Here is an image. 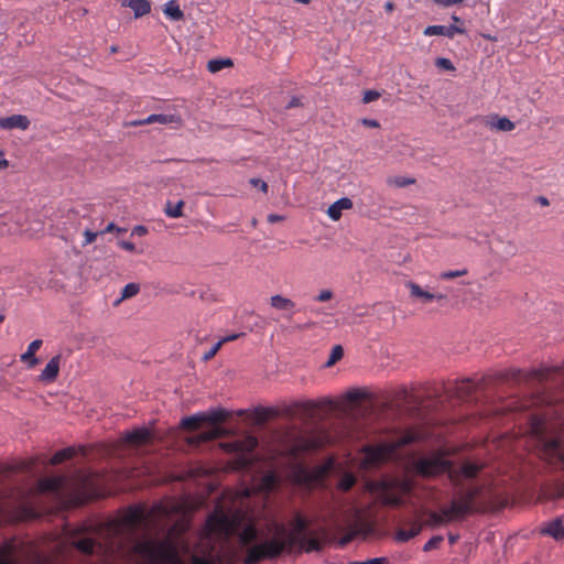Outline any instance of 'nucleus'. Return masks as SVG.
<instances>
[{
  "label": "nucleus",
  "instance_id": "obj_1",
  "mask_svg": "<svg viewBox=\"0 0 564 564\" xmlns=\"http://www.w3.org/2000/svg\"><path fill=\"white\" fill-rule=\"evenodd\" d=\"M291 531L275 520L260 530L256 520L240 510L217 507L208 516L192 554V564H215L216 561L232 563L240 550L246 551L243 564H257L280 556L305 535L306 520L296 514Z\"/></svg>",
  "mask_w": 564,
  "mask_h": 564
},
{
  "label": "nucleus",
  "instance_id": "obj_2",
  "mask_svg": "<svg viewBox=\"0 0 564 564\" xmlns=\"http://www.w3.org/2000/svg\"><path fill=\"white\" fill-rule=\"evenodd\" d=\"M546 422L542 416L531 417L530 432L536 438L540 445L541 457L556 470H564V443L557 438H547L545 436ZM556 498L564 496V481L556 486Z\"/></svg>",
  "mask_w": 564,
  "mask_h": 564
},
{
  "label": "nucleus",
  "instance_id": "obj_3",
  "mask_svg": "<svg viewBox=\"0 0 564 564\" xmlns=\"http://www.w3.org/2000/svg\"><path fill=\"white\" fill-rule=\"evenodd\" d=\"M414 470L424 477L448 474L453 481L462 479H471L477 476L480 466L475 463H464L459 467H454L452 463L440 455H432L419 458L414 465Z\"/></svg>",
  "mask_w": 564,
  "mask_h": 564
},
{
  "label": "nucleus",
  "instance_id": "obj_4",
  "mask_svg": "<svg viewBox=\"0 0 564 564\" xmlns=\"http://www.w3.org/2000/svg\"><path fill=\"white\" fill-rule=\"evenodd\" d=\"M480 491L479 487H470L460 491L448 506L442 507L438 512H431L427 523L432 527H438L464 519L474 510L475 500Z\"/></svg>",
  "mask_w": 564,
  "mask_h": 564
},
{
  "label": "nucleus",
  "instance_id": "obj_5",
  "mask_svg": "<svg viewBox=\"0 0 564 564\" xmlns=\"http://www.w3.org/2000/svg\"><path fill=\"white\" fill-rule=\"evenodd\" d=\"M420 438L421 434L419 432L408 430L402 434L394 436L390 441H386L377 445H367L362 449L364 457L361 464L367 468L376 467L387 462L398 448L416 442Z\"/></svg>",
  "mask_w": 564,
  "mask_h": 564
},
{
  "label": "nucleus",
  "instance_id": "obj_6",
  "mask_svg": "<svg viewBox=\"0 0 564 564\" xmlns=\"http://www.w3.org/2000/svg\"><path fill=\"white\" fill-rule=\"evenodd\" d=\"M223 448L237 455L235 464L239 469H247L254 463L253 451L258 446V440L254 436L247 435L231 442L223 443Z\"/></svg>",
  "mask_w": 564,
  "mask_h": 564
},
{
  "label": "nucleus",
  "instance_id": "obj_7",
  "mask_svg": "<svg viewBox=\"0 0 564 564\" xmlns=\"http://www.w3.org/2000/svg\"><path fill=\"white\" fill-rule=\"evenodd\" d=\"M525 379L538 380L540 383H544L549 389L564 390V368L562 367L532 369L527 373Z\"/></svg>",
  "mask_w": 564,
  "mask_h": 564
},
{
  "label": "nucleus",
  "instance_id": "obj_8",
  "mask_svg": "<svg viewBox=\"0 0 564 564\" xmlns=\"http://www.w3.org/2000/svg\"><path fill=\"white\" fill-rule=\"evenodd\" d=\"M411 491V484L408 480H394L384 482L381 499L384 505L400 506L403 503V497Z\"/></svg>",
  "mask_w": 564,
  "mask_h": 564
},
{
  "label": "nucleus",
  "instance_id": "obj_9",
  "mask_svg": "<svg viewBox=\"0 0 564 564\" xmlns=\"http://www.w3.org/2000/svg\"><path fill=\"white\" fill-rule=\"evenodd\" d=\"M325 443L323 436L302 435L299 436L290 447V454L297 457L304 452H310L322 447Z\"/></svg>",
  "mask_w": 564,
  "mask_h": 564
},
{
  "label": "nucleus",
  "instance_id": "obj_10",
  "mask_svg": "<svg viewBox=\"0 0 564 564\" xmlns=\"http://www.w3.org/2000/svg\"><path fill=\"white\" fill-rule=\"evenodd\" d=\"M122 441L131 446H142L151 442L153 433L149 427L139 426L122 434Z\"/></svg>",
  "mask_w": 564,
  "mask_h": 564
},
{
  "label": "nucleus",
  "instance_id": "obj_11",
  "mask_svg": "<svg viewBox=\"0 0 564 564\" xmlns=\"http://www.w3.org/2000/svg\"><path fill=\"white\" fill-rule=\"evenodd\" d=\"M67 478L65 476H52L42 478L39 481V490L41 492L59 494L65 489Z\"/></svg>",
  "mask_w": 564,
  "mask_h": 564
},
{
  "label": "nucleus",
  "instance_id": "obj_12",
  "mask_svg": "<svg viewBox=\"0 0 564 564\" xmlns=\"http://www.w3.org/2000/svg\"><path fill=\"white\" fill-rule=\"evenodd\" d=\"M406 288L409 289L410 295L412 297L420 299L423 303H430L432 301H442L446 299L444 294H435L424 291L419 284L414 282H408Z\"/></svg>",
  "mask_w": 564,
  "mask_h": 564
},
{
  "label": "nucleus",
  "instance_id": "obj_13",
  "mask_svg": "<svg viewBox=\"0 0 564 564\" xmlns=\"http://www.w3.org/2000/svg\"><path fill=\"white\" fill-rule=\"evenodd\" d=\"M30 126V120L23 115H12L10 117L0 118V128L6 130L21 129L26 130Z\"/></svg>",
  "mask_w": 564,
  "mask_h": 564
},
{
  "label": "nucleus",
  "instance_id": "obj_14",
  "mask_svg": "<svg viewBox=\"0 0 564 564\" xmlns=\"http://www.w3.org/2000/svg\"><path fill=\"white\" fill-rule=\"evenodd\" d=\"M59 355L53 357L42 370L39 380L46 383L55 381L59 372Z\"/></svg>",
  "mask_w": 564,
  "mask_h": 564
},
{
  "label": "nucleus",
  "instance_id": "obj_15",
  "mask_svg": "<svg viewBox=\"0 0 564 564\" xmlns=\"http://www.w3.org/2000/svg\"><path fill=\"white\" fill-rule=\"evenodd\" d=\"M456 33L464 34L465 29L458 28L456 25H429L424 30V35L426 36L443 35L447 37H453Z\"/></svg>",
  "mask_w": 564,
  "mask_h": 564
},
{
  "label": "nucleus",
  "instance_id": "obj_16",
  "mask_svg": "<svg viewBox=\"0 0 564 564\" xmlns=\"http://www.w3.org/2000/svg\"><path fill=\"white\" fill-rule=\"evenodd\" d=\"M147 123L174 124L181 127L183 120L176 113H152L145 118Z\"/></svg>",
  "mask_w": 564,
  "mask_h": 564
},
{
  "label": "nucleus",
  "instance_id": "obj_17",
  "mask_svg": "<svg viewBox=\"0 0 564 564\" xmlns=\"http://www.w3.org/2000/svg\"><path fill=\"white\" fill-rule=\"evenodd\" d=\"M350 208H352V200L348 197H341L328 207L327 215L332 220L337 221L340 219L343 210Z\"/></svg>",
  "mask_w": 564,
  "mask_h": 564
},
{
  "label": "nucleus",
  "instance_id": "obj_18",
  "mask_svg": "<svg viewBox=\"0 0 564 564\" xmlns=\"http://www.w3.org/2000/svg\"><path fill=\"white\" fill-rule=\"evenodd\" d=\"M487 127L491 130L509 132L512 131L516 124L507 117H499L498 115H491L486 121Z\"/></svg>",
  "mask_w": 564,
  "mask_h": 564
},
{
  "label": "nucleus",
  "instance_id": "obj_19",
  "mask_svg": "<svg viewBox=\"0 0 564 564\" xmlns=\"http://www.w3.org/2000/svg\"><path fill=\"white\" fill-rule=\"evenodd\" d=\"M42 344L43 341L41 339L31 341L26 351L21 355V361L26 364L29 369L35 367L39 364V359L35 357V352L41 348Z\"/></svg>",
  "mask_w": 564,
  "mask_h": 564
},
{
  "label": "nucleus",
  "instance_id": "obj_20",
  "mask_svg": "<svg viewBox=\"0 0 564 564\" xmlns=\"http://www.w3.org/2000/svg\"><path fill=\"white\" fill-rule=\"evenodd\" d=\"M543 534L550 535L556 541L564 539V524L561 518H556L541 529Z\"/></svg>",
  "mask_w": 564,
  "mask_h": 564
},
{
  "label": "nucleus",
  "instance_id": "obj_21",
  "mask_svg": "<svg viewBox=\"0 0 564 564\" xmlns=\"http://www.w3.org/2000/svg\"><path fill=\"white\" fill-rule=\"evenodd\" d=\"M279 479L273 470L263 474L257 485V489L262 492L271 491L278 484Z\"/></svg>",
  "mask_w": 564,
  "mask_h": 564
},
{
  "label": "nucleus",
  "instance_id": "obj_22",
  "mask_svg": "<svg viewBox=\"0 0 564 564\" xmlns=\"http://www.w3.org/2000/svg\"><path fill=\"white\" fill-rule=\"evenodd\" d=\"M134 13V18H141L151 11V4L148 0H126L124 3Z\"/></svg>",
  "mask_w": 564,
  "mask_h": 564
},
{
  "label": "nucleus",
  "instance_id": "obj_23",
  "mask_svg": "<svg viewBox=\"0 0 564 564\" xmlns=\"http://www.w3.org/2000/svg\"><path fill=\"white\" fill-rule=\"evenodd\" d=\"M422 530V524L419 522H412L409 529H400L397 531L395 540L398 542H406L410 539L416 536Z\"/></svg>",
  "mask_w": 564,
  "mask_h": 564
},
{
  "label": "nucleus",
  "instance_id": "obj_24",
  "mask_svg": "<svg viewBox=\"0 0 564 564\" xmlns=\"http://www.w3.org/2000/svg\"><path fill=\"white\" fill-rule=\"evenodd\" d=\"M220 436V430L218 427H212L208 431L200 432L196 436L188 438V443L192 445H198L200 443L215 440Z\"/></svg>",
  "mask_w": 564,
  "mask_h": 564
},
{
  "label": "nucleus",
  "instance_id": "obj_25",
  "mask_svg": "<svg viewBox=\"0 0 564 564\" xmlns=\"http://www.w3.org/2000/svg\"><path fill=\"white\" fill-rule=\"evenodd\" d=\"M270 304L273 308L280 311H292L295 307V303L280 294H275L270 297Z\"/></svg>",
  "mask_w": 564,
  "mask_h": 564
},
{
  "label": "nucleus",
  "instance_id": "obj_26",
  "mask_svg": "<svg viewBox=\"0 0 564 564\" xmlns=\"http://www.w3.org/2000/svg\"><path fill=\"white\" fill-rule=\"evenodd\" d=\"M163 12L173 21H180L183 19L184 13L181 10L176 0H170L164 4Z\"/></svg>",
  "mask_w": 564,
  "mask_h": 564
},
{
  "label": "nucleus",
  "instance_id": "obj_27",
  "mask_svg": "<svg viewBox=\"0 0 564 564\" xmlns=\"http://www.w3.org/2000/svg\"><path fill=\"white\" fill-rule=\"evenodd\" d=\"M204 417V422L219 423L226 420L227 412L224 409H213L207 412H200Z\"/></svg>",
  "mask_w": 564,
  "mask_h": 564
},
{
  "label": "nucleus",
  "instance_id": "obj_28",
  "mask_svg": "<svg viewBox=\"0 0 564 564\" xmlns=\"http://www.w3.org/2000/svg\"><path fill=\"white\" fill-rule=\"evenodd\" d=\"M184 200L180 199L177 203L167 200L165 204L164 213L170 218H178L183 215Z\"/></svg>",
  "mask_w": 564,
  "mask_h": 564
},
{
  "label": "nucleus",
  "instance_id": "obj_29",
  "mask_svg": "<svg viewBox=\"0 0 564 564\" xmlns=\"http://www.w3.org/2000/svg\"><path fill=\"white\" fill-rule=\"evenodd\" d=\"M200 423H204V417L200 412L181 420V426L185 430H196Z\"/></svg>",
  "mask_w": 564,
  "mask_h": 564
},
{
  "label": "nucleus",
  "instance_id": "obj_30",
  "mask_svg": "<svg viewBox=\"0 0 564 564\" xmlns=\"http://www.w3.org/2000/svg\"><path fill=\"white\" fill-rule=\"evenodd\" d=\"M415 183V178L410 176H391L387 178V184L395 188L406 187Z\"/></svg>",
  "mask_w": 564,
  "mask_h": 564
},
{
  "label": "nucleus",
  "instance_id": "obj_31",
  "mask_svg": "<svg viewBox=\"0 0 564 564\" xmlns=\"http://www.w3.org/2000/svg\"><path fill=\"white\" fill-rule=\"evenodd\" d=\"M74 455H75V449L73 447H66V448H63V449L56 452L52 456L50 462L52 465H58V464L63 463L64 460L72 458Z\"/></svg>",
  "mask_w": 564,
  "mask_h": 564
},
{
  "label": "nucleus",
  "instance_id": "obj_32",
  "mask_svg": "<svg viewBox=\"0 0 564 564\" xmlns=\"http://www.w3.org/2000/svg\"><path fill=\"white\" fill-rule=\"evenodd\" d=\"M232 62L229 58L226 59H210L207 64V69L210 73H217L225 68L226 66H231Z\"/></svg>",
  "mask_w": 564,
  "mask_h": 564
},
{
  "label": "nucleus",
  "instance_id": "obj_33",
  "mask_svg": "<svg viewBox=\"0 0 564 564\" xmlns=\"http://www.w3.org/2000/svg\"><path fill=\"white\" fill-rule=\"evenodd\" d=\"M344 356V349L340 345H336L333 347L330 355L325 364L326 367H330L340 360Z\"/></svg>",
  "mask_w": 564,
  "mask_h": 564
},
{
  "label": "nucleus",
  "instance_id": "obj_34",
  "mask_svg": "<svg viewBox=\"0 0 564 564\" xmlns=\"http://www.w3.org/2000/svg\"><path fill=\"white\" fill-rule=\"evenodd\" d=\"M139 291H140V285L138 283H133V282L128 283L122 289L120 300L130 299V297L137 295L139 293Z\"/></svg>",
  "mask_w": 564,
  "mask_h": 564
},
{
  "label": "nucleus",
  "instance_id": "obj_35",
  "mask_svg": "<svg viewBox=\"0 0 564 564\" xmlns=\"http://www.w3.org/2000/svg\"><path fill=\"white\" fill-rule=\"evenodd\" d=\"M471 390H473L471 382L467 379V380H463L462 382L456 384L455 393L459 398H464V397L470 394Z\"/></svg>",
  "mask_w": 564,
  "mask_h": 564
},
{
  "label": "nucleus",
  "instance_id": "obj_36",
  "mask_svg": "<svg viewBox=\"0 0 564 564\" xmlns=\"http://www.w3.org/2000/svg\"><path fill=\"white\" fill-rule=\"evenodd\" d=\"M468 273V270L467 269H459V270H449V271H444L440 274V279L442 280H452V279H455V278H459V276H464Z\"/></svg>",
  "mask_w": 564,
  "mask_h": 564
},
{
  "label": "nucleus",
  "instance_id": "obj_37",
  "mask_svg": "<svg viewBox=\"0 0 564 564\" xmlns=\"http://www.w3.org/2000/svg\"><path fill=\"white\" fill-rule=\"evenodd\" d=\"M443 541V536L442 535H435V536H432L423 546V551L425 552H429V551H432L434 549H436L440 543Z\"/></svg>",
  "mask_w": 564,
  "mask_h": 564
},
{
  "label": "nucleus",
  "instance_id": "obj_38",
  "mask_svg": "<svg viewBox=\"0 0 564 564\" xmlns=\"http://www.w3.org/2000/svg\"><path fill=\"white\" fill-rule=\"evenodd\" d=\"M223 344H224V340H218V341H217V343H216V344H215V345H214L209 350H207V351L203 355L202 359H203L204 361H208V360H210V359H212V358H213V357L218 352V350L220 349V347L223 346Z\"/></svg>",
  "mask_w": 564,
  "mask_h": 564
},
{
  "label": "nucleus",
  "instance_id": "obj_39",
  "mask_svg": "<svg viewBox=\"0 0 564 564\" xmlns=\"http://www.w3.org/2000/svg\"><path fill=\"white\" fill-rule=\"evenodd\" d=\"M380 96H381V94L377 90H366L364 93L362 101L365 104H369L371 101L377 100Z\"/></svg>",
  "mask_w": 564,
  "mask_h": 564
},
{
  "label": "nucleus",
  "instance_id": "obj_40",
  "mask_svg": "<svg viewBox=\"0 0 564 564\" xmlns=\"http://www.w3.org/2000/svg\"><path fill=\"white\" fill-rule=\"evenodd\" d=\"M436 66L443 68V69H446V70H454L455 67L453 65V63L448 59V58H445V57H438L436 59Z\"/></svg>",
  "mask_w": 564,
  "mask_h": 564
},
{
  "label": "nucleus",
  "instance_id": "obj_41",
  "mask_svg": "<svg viewBox=\"0 0 564 564\" xmlns=\"http://www.w3.org/2000/svg\"><path fill=\"white\" fill-rule=\"evenodd\" d=\"M250 184L253 187L259 188L262 193H267L268 192V184L264 181L260 180V178H251L250 180Z\"/></svg>",
  "mask_w": 564,
  "mask_h": 564
},
{
  "label": "nucleus",
  "instance_id": "obj_42",
  "mask_svg": "<svg viewBox=\"0 0 564 564\" xmlns=\"http://www.w3.org/2000/svg\"><path fill=\"white\" fill-rule=\"evenodd\" d=\"M84 236H85V240L83 241V246L85 247L96 240L98 232H94V231L86 229L84 231Z\"/></svg>",
  "mask_w": 564,
  "mask_h": 564
},
{
  "label": "nucleus",
  "instance_id": "obj_43",
  "mask_svg": "<svg viewBox=\"0 0 564 564\" xmlns=\"http://www.w3.org/2000/svg\"><path fill=\"white\" fill-rule=\"evenodd\" d=\"M333 297V292L330 290H322L318 295L315 297L318 302H326Z\"/></svg>",
  "mask_w": 564,
  "mask_h": 564
},
{
  "label": "nucleus",
  "instance_id": "obj_44",
  "mask_svg": "<svg viewBox=\"0 0 564 564\" xmlns=\"http://www.w3.org/2000/svg\"><path fill=\"white\" fill-rule=\"evenodd\" d=\"M354 484H355L354 477L347 476L344 479H341L340 488L344 489V490H348V489H350L352 487Z\"/></svg>",
  "mask_w": 564,
  "mask_h": 564
},
{
  "label": "nucleus",
  "instance_id": "obj_45",
  "mask_svg": "<svg viewBox=\"0 0 564 564\" xmlns=\"http://www.w3.org/2000/svg\"><path fill=\"white\" fill-rule=\"evenodd\" d=\"M111 231H117L118 234H121V232H124L126 229L124 228H120V227H117L113 223H110L107 225V227L100 231V234H107V232H111Z\"/></svg>",
  "mask_w": 564,
  "mask_h": 564
},
{
  "label": "nucleus",
  "instance_id": "obj_46",
  "mask_svg": "<svg viewBox=\"0 0 564 564\" xmlns=\"http://www.w3.org/2000/svg\"><path fill=\"white\" fill-rule=\"evenodd\" d=\"M148 234V228L142 225L134 226L131 231V236H144Z\"/></svg>",
  "mask_w": 564,
  "mask_h": 564
},
{
  "label": "nucleus",
  "instance_id": "obj_47",
  "mask_svg": "<svg viewBox=\"0 0 564 564\" xmlns=\"http://www.w3.org/2000/svg\"><path fill=\"white\" fill-rule=\"evenodd\" d=\"M360 122L362 126L368 127V128H379L380 127L379 121L376 119L362 118L360 120Z\"/></svg>",
  "mask_w": 564,
  "mask_h": 564
},
{
  "label": "nucleus",
  "instance_id": "obj_48",
  "mask_svg": "<svg viewBox=\"0 0 564 564\" xmlns=\"http://www.w3.org/2000/svg\"><path fill=\"white\" fill-rule=\"evenodd\" d=\"M464 0H433L436 4L443 6V7H451L454 4H459Z\"/></svg>",
  "mask_w": 564,
  "mask_h": 564
},
{
  "label": "nucleus",
  "instance_id": "obj_49",
  "mask_svg": "<svg viewBox=\"0 0 564 564\" xmlns=\"http://www.w3.org/2000/svg\"><path fill=\"white\" fill-rule=\"evenodd\" d=\"M119 246H120L122 249H124V250H127V251H129V252H133V251H135V246H134V243H132V242H130V241H124V240L119 241Z\"/></svg>",
  "mask_w": 564,
  "mask_h": 564
},
{
  "label": "nucleus",
  "instance_id": "obj_50",
  "mask_svg": "<svg viewBox=\"0 0 564 564\" xmlns=\"http://www.w3.org/2000/svg\"><path fill=\"white\" fill-rule=\"evenodd\" d=\"M281 220H283V216H281V215H278V214L268 215V221L271 224H274V223H278Z\"/></svg>",
  "mask_w": 564,
  "mask_h": 564
},
{
  "label": "nucleus",
  "instance_id": "obj_51",
  "mask_svg": "<svg viewBox=\"0 0 564 564\" xmlns=\"http://www.w3.org/2000/svg\"><path fill=\"white\" fill-rule=\"evenodd\" d=\"M387 560L384 557H375L369 561H366L365 564H386Z\"/></svg>",
  "mask_w": 564,
  "mask_h": 564
},
{
  "label": "nucleus",
  "instance_id": "obj_52",
  "mask_svg": "<svg viewBox=\"0 0 564 564\" xmlns=\"http://www.w3.org/2000/svg\"><path fill=\"white\" fill-rule=\"evenodd\" d=\"M301 406L305 410V411H312L316 405L313 401H305L303 403H301Z\"/></svg>",
  "mask_w": 564,
  "mask_h": 564
},
{
  "label": "nucleus",
  "instance_id": "obj_53",
  "mask_svg": "<svg viewBox=\"0 0 564 564\" xmlns=\"http://www.w3.org/2000/svg\"><path fill=\"white\" fill-rule=\"evenodd\" d=\"M301 102H300V98L297 97H292L291 100L289 101L286 108L290 109V108H293V107H297L300 106Z\"/></svg>",
  "mask_w": 564,
  "mask_h": 564
},
{
  "label": "nucleus",
  "instance_id": "obj_54",
  "mask_svg": "<svg viewBox=\"0 0 564 564\" xmlns=\"http://www.w3.org/2000/svg\"><path fill=\"white\" fill-rule=\"evenodd\" d=\"M347 397H348L349 400L355 401V400H358L361 397V392H359L357 390L350 391V392H348Z\"/></svg>",
  "mask_w": 564,
  "mask_h": 564
},
{
  "label": "nucleus",
  "instance_id": "obj_55",
  "mask_svg": "<svg viewBox=\"0 0 564 564\" xmlns=\"http://www.w3.org/2000/svg\"><path fill=\"white\" fill-rule=\"evenodd\" d=\"M9 166V161L3 158V153L0 151V169Z\"/></svg>",
  "mask_w": 564,
  "mask_h": 564
},
{
  "label": "nucleus",
  "instance_id": "obj_56",
  "mask_svg": "<svg viewBox=\"0 0 564 564\" xmlns=\"http://www.w3.org/2000/svg\"><path fill=\"white\" fill-rule=\"evenodd\" d=\"M143 124H148L145 121V118L141 119V120H133L130 122V126H132V127H138V126H143Z\"/></svg>",
  "mask_w": 564,
  "mask_h": 564
},
{
  "label": "nucleus",
  "instance_id": "obj_57",
  "mask_svg": "<svg viewBox=\"0 0 564 564\" xmlns=\"http://www.w3.org/2000/svg\"><path fill=\"white\" fill-rule=\"evenodd\" d=\"M539 203L542 205V206H547L549 205V199L544 196H540L538 198Z\"/></svg>",
  "mask_w": 564,
  "mask_h": 564
},
{
  "label": "nucleus",
  "instance_id": "obj_58",
  "mask_svg": "<svg viewBox=\"0 0 564 564\" xmlns=\"http://www.w3.org/2000/svg\"><path fill=\"white\" fill-rule=\"evenodd\" d=\"M238 337H239L238 334H234V335H229V336L223 338L221 340H224V343H227V341L234 340V339H236Z\"/></svg>",
  "mask_w": 564,
  "mask_h": 564
},
{
  "label": "nucleus",
  "instance_id": "obj_59",
  "mask_svg": "<svg viewBox=\"0 0 564 564\" xmlns=\"http://www.w3.org/2000/svg\"><path fill=\"white\" fill-rule=\"evenodd\" d=\"M393 8H394V6H393V3H392V2H390V1L386 2V4H384V9H386L387 11L391 12V11L393 10Z\"/></svg>",
  "mask_w": 564,
  "mask_h": 564
},
{
  "label": "nucleus",
  "instance_id": "obj_60",
  "mask_svg": "<svg viewBox=\"0 0 564 564\" xmlns=\"http://www.w3.org/2000/svg\"><path fill=\"white\" fill-rule=\"evenodd\" d=\"M456 540H457V536H455V535H449V542H451V543H455V542H456Z\"/></svg>",
  "mask_w": 564,
  "mask_h": 564
},
{
  "label": "nucleus",
  "instance_id": "obj_61",
  "mask_svg": "<svg viewBox=\"0 0 564 564\" xmlns=\"http://www.w3.org/2000/svg\"><path fill=\"white\" fill-rule=\"evenodd\" d=\"M452 19L454 22H460V19L457 15H453Z\"/></svg>",
  "mask_w": 564,
  "mask_h": 564
},
{
  "label": "nucleus",
  "instance_id": "obj_62",
  "mask_svg": "<svg viewBox=\"0 0 564 564\" xmlns=\"http://www.w3.org/2000/svg\"><path fill=\"white\" fill-rule=\"evenodd\" d=\"M3 321H4V316L0 315V323H2Z\"/></svg>",
  "mask_w": 564,
  "mask_h": 564
},
{
  "label": "nucleus",
  "instance_id": "obj_63",
  "mask_svg": "<svg viewBox=\"0 0 564 564\" xmlns=\"http://www.w3.org/2000/svg\"><path fill=\"white\" fill-rule=\"evenodd\" d=\"M117 48L115 46L111 47V52H116Z\"/></svg>",
  "mask_w": 564,
  "mask_h": 564
}]
</instances>
